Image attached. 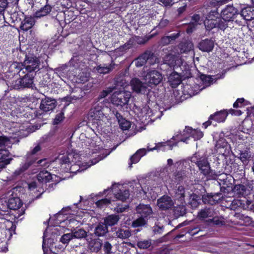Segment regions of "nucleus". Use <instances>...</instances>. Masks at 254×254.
<instances>
[{"label": "nucleus", "mask_w": 254, "mask_h": 254, "mask_svg": "<svg viewBox=\"0 0 254 254\" xmlns=\"http://www.w3.org/2000/svg\"><path fill=\"white\" fill-rule=\"evenodd\" d=\"M41 150V147L39 144H37L30 151L27 153L25 156V162L24 164L21 165L20 167L15 171L14 174L15 176H19L23 174L32 165L35 164L41 165V163L45 161V159H39L38 157V152Z\"/></svg>", "instance_id": "obj_1"}, {"label": "nucleus", "mask_w": 254, "mask_h": 254, "mask_svg": "<svg viewBox=\"0 0 254 254\" xmlns=\"http://www.w3.org/2000/svg\"><path fill=\"white\" fill-rule=\"evenodd\" d=\"M20 77L11 82L8 81L7 85L11 89L15 90H23L26 88L33 89L35 87L34 83L36 75L27 73L19 74Z\"/></svg>", "instance_id": "obj_2"}, {"label": "nucleus", "mask_w": 254, "mask_h": 254, "mask_svg": "<svg viewBox=\"0 0 254 254\" xmlns=\"http://www.w3.org/2000/svg\"><path fill=\"white\" fill-rule=\"evenodd\" d=\"M191 162L196 165L200 173L206 178V180L213 179L212 176V170L206 157L195 154L191 157Z\"/></svg>", "instance_id": "obj_3"}, {"label": "nucleus", "mask_w": 254, "mask_h": 254, "mask_svg": "<svg viewBox=\"0 0 254 254\" xmlns=\"http://www.w3.org/2000/svg\"><path fill=\"white\" fill-rule=\"evenodd\" d=\"M222 18L228 22L235 21L239 26L243 24V22L239 18V9L233 5H227L221 13Z\"/></svg>", "instance_id": "obj_4"}, {"label": "nucleus", "mask_w": 254, "mask_h": 254, "mask_svg": "<svg viewBox=\"0 0 254 254\" xmlns=\"http://www.w3.org/2000/svg\"><path fill=\"white\" fill-rule=\"evenodd\" d=\"M22 64L24 73H27L36 75L41 69L39 59L36 57L26 56Z\"/></svg>", "instance_id": "obj_5"}, {"label": "nucleus", "mask_w": 254, "mask_h": 254, "mask_svg": "<svg viewBox=\"0 0 254 254\" xmlns=\"http://www.w3.org/2000/svg\"><path fill=\"white\" fill-rule=\"evenodd\" d=\"M104 106L102 103L101 105L98 104L92 107L89 111L88 115V119L89 122L96 127L99 126L98 123L102 120L104 114L103 113Z\"/></svg>", "instance_id": "obj_6"}, {"label": "nucleus", "mask_w": 254, "mask_h": 254, "mask_svg": "<svg viewBox=\"0 0 254 254\" xmlns=\"http://www.w3.org/2000/svg\"><path fill=\"white\" fill-rule=\"evenodd\" d=\"M177 170L173 174L174 178L176 182H182L187 177L186 168L190 166V162L186 160H182L176 162L175 164Z\"/></svg>", "instance_id": "obj_7"}, {"label": "nucleus", "mask_w": 254, "mask_h": 254, "mask_svg": "<svg viewBox=\"0 0 254 254\" xmlns=\"http://www.w3.org/2000/svg\"><path fill=\"white\" fill-rule=\"evenodd\" d=\"M29 114L26 112L22 107L15 108L12 110L11 112V122L13 123H16L19 125V128H21V125L23 124L24 122H27L26 119L28 118ZM22 127H24L22 126ZM23 130V128H20Z\"/></svg>", "instance_id": "obj_8"}, {"label": "nucleus", "mask_w": 254, "mask_h": 254, "mask_svg": "<svg viewBox=\"0 0 254 254\" xmlns=\"http://www.w3.org/2000/svg\"><path fill=\"white\" fill-rule=\"evenodd\" d=\"M131 94L129 92L120 91L115 92L111 97L112 103L117 106L121 107L128 104L130 98Z\"/></svg>", "instance_id": "obj_9"}, {"label": "nucleus", "mask_w": 254, "mask_h": 254, "mask_svg": "<svg viewBox=\"0 0 254 254\" xmlns=\"http://www.w3.org/2000/svg\"><path fill=\"white\" fill-rule=\"evenodd\" d=\"M239 18L243 21L254 19V6L245 4H240L239 8Z\"/></svg>", "instance_id": "obj_10"}, {"label": "nucleus", "mask_w": 254, "mask_h": 254, "mask_svg": "<svg viewBox=\"0 0 254 254\" xmlns=\"http://www.w3.org/2000/svg\"><path fill=\"white\" fill-rule=\"evenodd\" d=\"M163 79L162 74L156 70H149L146 75V79L147 80L149 86L152 87L158 85L161 82Z\"/></svg>", "instance_id": "obj_11"}, {"label": "nucleus", "mask_w": 254, "mask_h": 254, "mask_svg": "<svg viewBox=\"0 0 254 254\" xmlns=\"http://www.w3.org/2000/svg\"><path fill=\"white\" fill-rule=\"evenodd\" d=\"M177 142H174L171 140H168L165 142H160L157 143H155V146L153 147H151L149 144H148L147 146V150L148 152L152 151L155 150L157 151L162 150L165 151L166 150H172L174 146H176Z\"/></svg>", "instance_id": "obj_12"}, {"label": "nucleus", "mask_w": 254, "mask_h": 254, "mask_svg": "<svg viewBox=\"0 0 254 254\" xmlns=\"http://www.w3.org/2000/svg\"><path fill=\"white\" fill-rule=\"evenodd\" d=\"M221 193H206L202 195L201 200L204 204L214 205L219 203L222 197Z\"/></svg>", "instance_id": "obj_13"}, {"label": "nucleus", "mask_w": 254, "mask_h": 254, "mask_svg": "<svg viewBox=\"0 0 254 254\" xmlns=\"http://www.w3.org/2000/svg\"><path fill=\"white\" fill-rule=\"evenodd\" d=\"M57 105V101L55 99L45 96L42 99L40 105V109L44 112L53 111Z\"/></svg>", "instance_id": "obj_14"}, {"label": "nucleus", "mask_w": 254, "mask_h": 254, "mask_svg": "<svg viewBox=\"0 0 254 254\" xmlns=\"http://www.w3.org/2000/svg\"><path fill=\"white\" fill-rule=\"evenodd\" d=\"M130 84L133 91L137 93L147 94L148 88L146 85L138 78H133L130 81Z\"/></svg>", "instance_id": "obj_15"}, {"label": "nucleus", "mask_w": 254, "mask_h": 254, "mask_svg": "<svg viewBox=\"0 0 254 254\" xmlns=\"http://www.w3.org/2000/svg\"><path fill=\"white\" fill-rule=\"evenodd\" d=\"M193 128L190 127H186L183 131H180L175 136H173L172 139L177 140L176 142H186L190 137H191Z\"/></svg>", "instance_id": "obj_16"}, {"label": "nucleus", "mask_w": 254, "mask_h": 254, "mask_svg": "<svg viewBox=\"0 0 254 254\" xmlns=\"http://www.w3.org/2000/svg\"><path fill=\"white\" fill-rule=\"evenodd\" d=\"M174 205V202L168 195H164L157 200V205L162 210H166L171 208Z\"/></svg>", "instance_id": "obj_17"}, {"label": "nucleus", "mask_w": 254, "mask_h": 254, "mask_svg": "<svg viewBox=\"0 0 254 254\" xmlns=\"http://www.w3.org/2000/svg\"><path fill=\"white\" fill-rule=\"evenodd\" d=\"M239 146L240 145L234 149L235 153L237 154L235 156L240 159L244 164H247L251 158V152L247 149L240 150Z\"/></svg>", "instance_id": "obj_18"}, {"label": "nucleus", "mask_w": 254, "mask_h": 254, "mask_svg": "<svg viewBox=\"0 0 254 254\" xmlns=\"http://www.w3.org/2000/svg\"><path fill=\"white\" fill-rule=\"evenodd\" d=\"M238 197H246L250 194V190L248 186L243 184H237L234 186L233 191Z\"/></svg>", "instance_id": "obj_19"}, {"label": "nucleus", "mask_w": 254, "mask_h": 254, "mask_svg": "<svg viewBox=\"0 0 254 254\" xmlns=\"http://www.w3.org/2000/svg\"><path fill=\"white\" fill-rule=\"evenodd\" d=\"M7 73L10 74L9 76L11 75L12 76L18 73L19 74L24 73L22 63L14 62L9 64Z\"/></svg>", "instance_id": "obj_20"}, {"label": "nucleus", "mask_w": 254, "mask_h": 254, "mask_svg": "<svg viewBox=\"0 0 254 254\" xmlns=\"http://www.w3.org/2000/svg\"><path fill=\"white\" fill-rule=\"evenodd\" d=\"M155 57L153 53L150 52H146L139 56L135 61V64L137 67L144 65L147 61L151 60Z\"/></svg>", "instance_id": "obj_21"}, {"label": "nucleus", "mask_w": 254, "mask_h": 254, "mask_svg": "<svg viewBox=\"0 0 254 254\" xmlns=\"http://www.w3.org/2000/svg\"><path fill=\"white\" fill-rule=\"evenodd\" d=\"M9 155L10 153L8 150H0V169L5 168L12 160L13 159L9 157Z\"/></svg>", "instance_id": "obj_22"}, {"label": "nucleus", "mask_w": 254, "mask_h": 254, "mask_svg": "<svg viewBox=\"0 0 254 254\" xmlns=\"http://www.w3.org/2000/svg\"><path fill=\"white\" fill-rule=\"evenodd\" d=\"M198 47L202 52H210L212 51L214 47V41L212 39H205L202 40L199 43Z\"/></svg>", "instance_id": "obj_23"}, {"label": "nucleus", "mask_w": 254, "mask_h": 254, "mask_svg": "<svg viewBox=\"0 0 254 254\" xmlns=\"http://www.w3.org/2000/svg\"><path fill=\"white\" fill-rule=\"evenodd\" d=\"M147 149L141 148L136 151V152L132 155L129 159L128 163L129 167L131 168L133 164H136L139 161L141 158L146 155L147 152Z\"/></svg>", "instance_id": "obj_24"}, {"label": "nucleus", "mask_w": 254, "mask_h": 254, "mask_svg": "<svg viewBox=\"0 0 254 254\" xmlns=\"http://www.w3.org/2000/svg\"><path fill=\"white\" fill-rule=\"evenodd\" d=\"M10 97H3L0 100V113L9 112L11 110L13 102Z\"/></svg>", "instance_id": "obj_25"}, {"label": "nucleus", "mask_w": 254, "mask_h": 254, "mask_svg": "<svg viewBox=\"0 0 254 254\" xmlns=\"http://www.w3.org/2000/svg\"><path fill=\"white\" fill-rule=\"evenodd\" d=\"M168 79L172 88H176L182 82L181 75L175 71L169 75Z\"/></svg>", "instance_id": "obj_26"}, {"label": "nucleus", "mask_w": 254, "mask_h": 254, "mask_svg": "<svg viewBox=\"0 0 254 254\" xmlns=\"http://www.w3.org/2000/svg\"><path fill=\"white\" fill-rule=\"evenodd\" d=\"M228 115V112L226 110H221L211 115L210 119H212L217 123H223L226 120Z\"/></svg>", "instance_id": "obj_27"}, {"label": "nucleus", "mask_w": 254, "mask_h": 254, "mask_svg": "<svg viewBox=\"0 0 254 254\" xmlns=\"http://www.w3.org/2000/svg\"><path fill=\"white\" fill-rule=\"evenodd\" d=\"M11 195L13 196V194ZM7 205L10 209L17 210L22 205V202L19 197L12 196L9 198Z\"/></svg>", "instance_id": "obj_28"}, {"label": "nucleus", "mask_w": 254, "mask_h": 254, "mask_svg": "<svg viewBox=\"0 0 254 254\" xmlns=\"http://www.w3.org/2000/svg\"><path fill=\"white\" fill-rule=\"evenodd\" d=\"M214 214V210L212 207H205L198 212L197 217L199 220H203L208 217H213Z\"/></svg>", "instance_id": "obj_29"}, {"label": "nucleus", "mask_w": 254, "mask_h": 254, "mask_svg": "<svg viewBox=\"0 0 254 254\" xmlns=\"http://www.w3.org/2000/svg\"><path fill=\"white\" fill-rule=\"evenodd\" d=\"M193 80V78H190L188 79V82L185 84H183V92L184 94L188 95L191 96L194 95L196 93V90L194 89V86H197V84H191L190 82Z\"/></svg>", "instance_id": "obj_30"}, {"label": "nucleus", "mask_w": 254, "mask_h": 254, "mask_svg": "<svg viewBox=\"0 0 254 254\" xmlns=\"http://www.w3.org/2000/svg\"><path fill=\"white\" fill-rule=\"evenodd\" d=\"M115 64L113 60H111V63L107 65V64H100L96 67L97 71L100 74H107L110 73L115 68Z\"/></svg>", "instance_id": "obj_31"}, {"label": "nucleus", "mask_w": 254, "mask_h": 254, "mask_svg": "<svg viewBox=\"0 0 254 254\" xmlns=\"http://www.w3.org/2000/svg\"><path fill=\"white\" fill-rule=\"evenodd\" d=\"M108 232V228L103 222H100L95 227L94 234L96 237H101L106 236Z\"/></svg>", "instance_id": "obj_32"}, {"label": "nucleus", "mask_w": 254, "mask_h": 254, "mask_svg": "<svg viewBox=\"0 0 254 254\" xmlns=\"http://www.w3.org/2000/svg\"><path fill=\"white\" fill-rule=\"evenodd\" d=\"M231 179L228 180V177L223 179L222 181V186L221 183H219L220 185V191L225 193H229L231 191H233L234 186L233 184L231 182Z\"/></svg>", "instance_id": "obj_33"}, {"label": "nucleus", "mask_w": 254, "mask_h": 254, "mask_svg": "<svg viewBox=\"0 0 254 254\" xmlns=\"http://www.w3.org/2000/svg\"><path fill=\"white\" fill-rule=\"evenodd\" d=\"M52 9L51 5L45 3L40 7L38 10L34 13V16L36 18H41L47 15L50 13Z\"/></svg>", "instance_id": "obj_34"}, {"label": "nucleus", "mask_w": 254, "mask_h": 254, "mask_svg": "<svg viewBox=\"0 0 254 254\" xmlns=\"http://www.w3.org/2000/svg\"><path fill=\"white\" fill-rule=\"evenodd\" d=\"M120 219V217L119 215L110 214L104 218V222H103L108 228L109 226L111 227L116 225Z\"/></svg>", "instance_id": "obj_35"}, {"label": "nucleus", "mask_w": 254, "mask_h": 254, "mask_svg": "<svg viewBox=\"0 0 254 254\" xmlns=\"http://www.w3.org/2000/svg\"><path fill=\"white\" fill-rule=\"evenodd\" d=\"M37 179L40 183H47L52 179L51 174L46 170L40 171L37 175Z\"/></svg>", "instance_id": "obj_36"}, {"label": "nucleus", "mask_w": 254, "mask_h": 254, "mask_svg": "<svg viewBox=\"0 0 254 254\" xmlns=\"http://www.w3.org/2000/svg\"><path fill=\"white\" fill-rule=\"evenodd\" d=\"M102 243L99 239H91L88 243V248L92 252H98L101 249Z\"/></svg>", "instance_id": "obj_37"}, {"label": "nucleus", "mask_w": 254, "mask_h": 254, "mask_svg": "<svg viewBox=\"0 0 254 254\" xmlns=\"http://www.w3.org/2000/svg\"><path fill=\"white\" fill-rule=\"evenodd\" d=\"M35 24V20L33 18L26 17L23 22L21 23L20 28L23 31H27L31 29Z\"/></svg>", "instance_id": "obj_38"}, {"label": "nucleus", "mask_w": 254, "mask_h": 254, "mask_svg": "<svg viewBox=\"0 0 254 254\" xmlns=\"http://www.w3.org/2000/svg\"><path fill=\"white\" fill-rule=\"evenodd\" d=\"M201 198L200 196L195 193H192L190 197L189 204L192 208H196L200 203Z\"/></svg>", "instance_id": "obj_39"}, {"label": "nucleus", "mask_w": 254, "mask_h": 254, "mask_svg": "<svg viewBox=\"0 0 254 254\" xmlns=\"http://www.w3.org/2000/svg\"><path fill=\"white\" fill-rule=\"evenodd\" d=\"M115 197L122 201H125L129 196V191L128 190H120L119 191L115 193Z\"/></svg>", "instance_id": "obj_40"}, {"label": "nucleus", "mask_w": 254, "mask_h": 254, "mask_svg": "<svg viewBox=\"0 0 254 254\" xmlns=\"http://www.w3.org/2000/svg\"><path fill=\"white\" fill-rule=\"evenodd\" d=\"M116 236L117 238L125 239L129 238L131 236V233L128 229L124 230L120 228L116 231Z\"/></svg>", "instance_id": "obj_41"}, {"label": "nucleus", "mask_w": 254, "mask_h": 254, "mask_svg": "<svg viewBox=\"0 0 254 254\" xmlns=\"http://www.w3.org/2000/svg\"><path fill=\"white\" fill-rule=\"evenodd\" d=\"M212 218L208 219L207 220V222L209 223H212L215 225L217 226H223L225 224V222L223 220L224 218L223 217L221 216H215L214 215L212 217Z\"/></svg>", "instance_id": "obj_42"}, {"label": "nucleus", "mask_w": 254, "mask_h": 254, "mask_svg": "<svg viewBox=\"0 0 254 254\" xmlns=\"http://www.w3.org/2000/svg\"><path fill=\"white\" fill-rule=\"evenodd\" d=\"M71 233L73 238H74L81 239L87 236V232L83 228H80L77 230L74 229L73 230H72Z\"/></svg>", "instance_id": "obj_43"}, {"label": "nucleus", "mask_w": 254, "mask_h": 254, "mask_svg": "<svg viewBox=\"0 0 254 254\" xmlns=\"http://www.w3.org/2000/svg\"><path fill=\"white\" fill-rule=\"evenodd\" d=\"M139 213L141 215L140 217L145 218L150 216L152 213V210L150 206L144 205L139 211Z\"/></svg>", "instance_id": "obj_44"}, {"label": "nucleus", "mask_w": 254, "mask_h": 254, "mask_svg": "<svg viewBox=\"0 0 254 254\" xmlns=\"http://www.w3.org/2000/svg\"><path fill=\"white\" fill-rule=\"evenodd\" d=\"M204 25L207 30L210 31L214 28H216L217 18L207 19L204 21Z\"/></svg>", "instance_id": "obj_45"}, {"label": "nucleus", "mask_w": 254, "mask_h": 254, "mask_svg": "<svg viewBox=\"0 0 254 254\" xmlns=\"http://www.w3.org/2000/svg\"><path fill=\"white\" fill-rule=\"evenodd\" d=\"M186 212L187 209L184 205H178L174 208V213L177 216H183Z\"/></svg>", "instance_id": "obj_46"}, {"label": "nucleus", "mask_w": 254, "mask_h": 254, "mask_svg": "<svg viewBox=\"0 0 254 254\" xmlns=\"http://www.w3.org/2000/svg\"><path fill=\"white\" fill-rule=\"evenodd\" d=\"M165 63L168 64L170 67H174L176 65V57L174 55H167L165 59Z\"/></svg>", "instance_id": "obj_47"}, {"label": "nucleus", "mask_w": 254, "mask_h": 254, "mask_svg": "<svg viewBox=\"0 0 254 254\" xmlns=\"http://www.w3.org/2000/svg\"><path fill=\"white\" fill-rule=\"evenodd\" d=\"M146 224V221L142 217H139L132 221L131 226L133 228H137L144 226Z\"/></svg>", "instance_id": "obj_48"}, {"label": "nucleus", "mask_w": 254, "mask_h": 254, "mask_svg": "<svg viewBox=\"0 0 254 254\" xmlns=\"http://www.w3.org/2000/svg\"><path fill=\"white\" fill-rule=\"evenodd\" d=\"M185 190L183 186H179L176 191V196L181 200L184 199L185 196Z\"/></svg>", "instance_id": "obj_49"}, {"label": "nucleus", "mask_w": 254, "mask_h": 254, "mask_svg": "<svg viewBox=\"0 0 254 254\" xmlns=\"http://www.w3.org/2000/svg\"><path fill=\"white\" fill-rule=\"evenodd\" d=\"M64 114L63 111L57 114L53 120V124L54 125H58L61 123L64 119Z\"/></svg>", "instance_id": "obj_50"}, {"label": "nucleus", "mask_w": 254, "mask_h": 254, "mask_svg": "<svg viewBox=\"0 0 254 254\" xmlns=\"http://www.w3.org/2000/svg\"><path fill=\"white\" fill-rule=\"evenodd\" d=\"M120 127L122 130H125L128 129L131 126L130 122L125 119H121L119 122Z\"/></svg>", "instance_id": "obj_51"}, {"label": "nucleus", "mask_w": 254, "mask_h": 254, "mask_svg": "<svg viewBox=\"0 0 254 254\" xmlns=\"http://www.w3.org/2000/svg\"><path fill=\"white\" fill-rule=\"evenodd\" d=\"M227 22L228 21L225 20L222 18V19L217 18L216 28L223 31L225 30L228 27V24L227 23Z\"/></svg>", "instance_id": "obj_52"}, {"label": "nucleus", "mask_w": 254, "mask_h": 254, "mask_svg": "<svg viewBox=\"0 0 254 254\" xmlns=\"http://www.w3.org/2000/svg\"><path fill=\"white\" fill-rule=\"evenodd\" d=\"M44 4V0H35L33 1V4L32 5V8L34 13L37 11L38 9H39L40 7L42 6Z\"/></svg>", "instance_id": "obj_53"}, {"label": "nucleus", "mask_w": 254, "mask_h": 254, "mask_svg": "<svg viewBox=\"0 0 254 254\" xmlns=\"http://www.w3.org/2000/svg\"><path fill=\"white\" fill-rule=\"evenodd\" d=\"M248 105L244 98H238L233 104V107L235 108H242Z\"/></svg>", "instance_id": "obj_54"}, {"label": "nucleus", "mask_w": 254, "mask_h": 254, "mask_svg": "<svg viewBox=\"0 0 254 254\" xmlns=\"http://www.w3.org/2000/svg\"><path fill=\"white\" fill-rule=\"evenodd\" d=\"M151 242L150 240H144L138 241L137 243V246L140 249H147L150 247Z\"/></svg>", "instance_id": "obj_55"}, {"label": "nucleus", "mask_w": 254, "mask_h": 254, "mask_svg": "<svg viewBox=\"0 0 254 254\" xmlns=\"http://www.w3.org/2000/svg\"><path fill=\"white\" fill-rule=\"evenodd\" d=\"M188 44L186 42H181L178 45V48L179 49V53L181 54L187 53L190 51L188 47Z\"/></svg>", "instance_id": "obj_56"}, {"label": "nucleus", "mask_w": 254, "mask_h": 254, "mask_svg": "<svg viewBox=\"0 0 254 254\" xmlns=\"http://www.w3.org/2000/svg\"><path fill=\"white\" fill-rule=\"evenodd\" d=\"M73 238L72 233L64 234L60 238V242L64 244H68L69 241Z\"/></svg>", "instance_id": "obj_57"}, {"label": "nucleus", "mask_w": 254, "mask_h": 254, "mask_svg": "<svg viewBox=\"0 0 254 254\" xmlns=\"http://www.w3.org/2000/svg\"><path fill=\"white\" fill-rule=\"evenodd\" d=\"M200 75L199 76V78L202 82V83L205 85H209L212 81L211 77L210 75L202 74L200 73Z\"/></svg>", "instance_id": "obj_58"}, {"label": "nucleus", "mask_w": 254, "mask_h": 254, "mask_svg": "<svg viewBox=\"0 0 254 254\" xmlns=\"http://www.w3.org/2000/svg\"><path fill=\"white\" fill-rule=\"evenodd\" d=\"M111 200L108 198H102L96 202V205L99 208H103L104 206L111 203Z\"/></svg>", "instance_id": "obj_59"}, {"label": "nucleus", "mask_w": 254, "mask_h": 254, "mask_svg": "<svg viewBox=\"0 0 254 254\" xmlns=\"http://www.w3.org/2000/svg\"><path fill=\"white\" fill-rule=\"evenodd\" d=\"M228 145L227 142L224 138H220L217 142L215 147L217 149L227 148Z\"/></svg>", "instance_id": "obj_60"}, {"label": "nucleus", "mask_w": 254, "mask_h": 254, "mask_svg": "<svg viewBox=\"0 0 254 254\" xmlns=\"http://www.w3.org/2000/svg\"><path fill=\"white\" fill-rule=\"evenodd\" d=\"M169 21L168 19L162 18L160 21L158 25L156 26H155L152 30L155 29L157 28H158L159 29H163L167 27L169 25Z\"/></svg>", "instance_id": "obj_61"}, {"label": "nucleus", "mask_w": 254, "mask_h": 254, "mask_svg": "<svg viewBox=\"0 0 254 254\" xmlns=\"http://www.w3.org/2000/svg\"><path fill=\"white\" fill-rule=\"evenodd\" d=\"M133 40L129 39L127 43L119 47L121 52H124L128 50L132 47Z\"/></svg>", "instance_id": "obj_62"}, {"label": "nucleus", "mask_w": 254, "mask_h": 254, "mask_svg": "<svg viewBox=\"0 0 254 254\" xmlns=\"http://www.w3.org/2000/svg\"><path fill=\"white\" fill-rule=\"evenodd\" d=\"M203 136V132L197 129H193L192 131L191 137L194 138V140H198L201 138Z\"/></svg>", "instance_id": "obj_63"}, {"label": "nucleus", "mask_w": 254, "mask_h": 254, "mask_svg": "<svg viewBox=\"0 0 254 254\" xmlns=\"http://www.w3.org/2000/svg\"><path fill=\"white\" fill-rule=\"evenodd\" d=\"M112 246L111 244L108 241L105 242L103 246V250L104 254H110L112 253Z\"/></svg>", "instance_id": "obj_64"}]
</instances>
